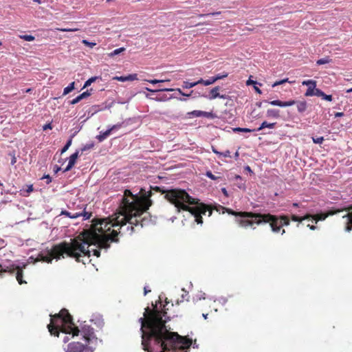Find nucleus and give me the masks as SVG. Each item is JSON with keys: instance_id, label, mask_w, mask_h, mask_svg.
<instances>
[{"instance_id": "f257e3e1", "label": "nucleus", "mask_w": 352, "mask_h": 352, "mask_svg": "<svg viewBox=\"0 0 352 352\" xmlns=\"http://www.w3.org/2000/svg\"><path fill=\"white\" fill-rule=\"evenodd\" d=\"M151 201L133 195L129 190H125L119 206L111 219H96L91 221L83 230L82 239H74L70 243L63 242L54 245L52 249L41 251L34 263L43 261L51 263L53 258L60 259L65 255L75 258L77 261L85 263L91 256H100V249H107L109 243L118 241L116 239L118 230L123 233L133 232V225L138 226V218L148 209ZM141 227L144 225L145 218L140 219Z\"/></svg>"}, {"instance_id": "f03ea898", "label": "nucleus", "mask_w": 352, "mask_h": 352, "mask_svg": "<svg viewBox=\"0 0 352 352\" xmlns=\"http://www.w3.org/2000/svg\"><path fill=\"white\" fill-rule=\"evenodd\" d=\"M166 313L155 307L153 311L145 309L144 318H140L142 345L147 352H187L192 340L167 329Z\"/></svg>"}, {"instance_id": "7ed1b4c3", "label": "nucleus", "mask_w": 352, "mask_h": 352, "mask_svg": "<svg viewBox=\"0 0 352 352\" xmlns=\"http://www.w3.org/2000/svg\"><path fill=\"white\" fill-rule=\"evenodd\" d=\"M51 322L47 328L51 335L58 336V332L62 331L66 334H72V337L78 336L80 332L85 340L88 343H93L97 340L94 329L87 324L86 322L80 323V330L75 326L71 315L65 309H62L59 314L50 315Z\"/></svg>"}, {"instance_id": "20e7f679", "label": "nucleus", "mask_w": 352, "mask_h": 352, "mask_svg": "<svg viewBox=\"0 0 352 352\" xmlns=\"http://www.w3.org/2000/svg\"><path fill=\"white\" fill-rule=\"evenodd\" d=\"M165 199L175 206L179 212L181 210L190 212L195 217V221L198 224H202V214H206L208 211V216L212 214V211L207 206L199 203V200L190 196L184 190L172 189L167 190L164 195Z\"/></svg>"}, {"instance_id": "39448f33", "label": "nucleus", "mask_w": 352, "mask_h": 352, "mask_svg": "<svg viewBox=\"0 0 352 352\" xmlns=\"http://www.w3.org/2000/svg\"><path fill=\"white\" fill-rule=\"evenodd\" d=\"M226 210L225 208H223ZM226 211L232 215L236 216V222L243 228L251 227L255 229L254 225H259L262 223H270V226L274 232L278 233L284 226L289 224V219L287 216L277 217L272 214H261L248 212H236L230 209Z\"/></svg>"}, {"instance_id": "423d86ee", "label": "nucleus", "mask_w": 352, "mask_h": 352, "mask_svg": "<svg viewBox=\"0 0 352 352\" xmlns=\"http://www.w3.org/2000/svg\"><path fill=\"white\" fill-rule=\"evenodd\" d=\"M60 215H64L69 217L70 219H76L79 217H82L83 220H87L92 216L91 212H87L85 208H80L76 212H69L67 210H62Z\"/></svg>"}, {"instance_id": "0eeeda50", "label": "nucleus", "mask_w": 352, "mask_h": 352, "mask_svg": "<svg viewBox=\"0 0 352 352\" xmlns=\"http://www.w3.org/2000/svg\"><path fill=\"white\" fill-rule=\"evenodd\" d=\"M95 348L92 346H85L82 344L77 342L69 343L67 348L65 349V352H94Z\"/></svg>"}, {"instance_id": "6e6552de", "label": "nucleus", "mask_w": 352, "mask_h": 352, "mask_svg": "<svg viewBox=\"0 0 352 352\" xmlns=\"http://www.w3.org/2000/svg\"><path fill=\"white\" fill-rule=\"evenodd\" d=\"M5 272H14V271H16V278L19 284H22L23 283H25L23 280V270L22 268H21L19 266H14V265L11 264L9 266L6 267V269L3 270Z\"/></svg>"}, {"instance_id": "1a4fd4ad", "label": "nucleus", "mask_w": 352, "mask_h": 352, "mask_svg": "<svg viewBox=\"0 0 352 352\" xmlns=\"http://www.w3.org/2000/svg\"><path fill=\"white\" fill-rule=\"evenodd\" d=\"M316 81L314 80H307L302 81V85L308 87L307 91L305 94L306 96H313L314 95V93L318 89L316 88Z\"/></svg>"}, {"instance_id": "9d476101", "label": "nucleus", "mask_w": 352, "mask_h": 352, "mask_svg": "<svg viewBox=\"0 0 352 352\" xmlns=\"http://www.w3.org/2000/svg\"><path fill=\"white\" fill-rule=\"evenodd\" d=\"M348 210V213L343 216V218H346V223L345 226V231L349 232L352 230V206L345 208Z\"/></svg>"}, {"instance_id": "9b49d317", "label": "nucleus", "mask_w": 352, "mask_h": 352, "mask_svg": "<svg viewBox=\"0 0 352 352\" xmlns=\"http://www.w3.org/2000/svg\"><path fill=\"white\" fill-rule=\"evenodd\" d=\"M219 87L217 86V87H214L213 89H212L210 90V95L208 96H207V98L209 100H213V99H215L216 98H220L225 99L226 96L220 95L219 93Z\"/></svg>"}, {"instance_id": "f8f14e48", "label": "nucleus", "mask_w": 352, "mask_h": 352, "mask_svg": "<svg viewBox=\"0 0 352 352\" xmlns=\"http://www.w3.org/2000/svg\"><path fill=\"white\" fill-rule=\"evenodd\" d=\"M192 115L196 117H205L207 118H213L214 116L212 112H207L203 111L195 110L191 113Z\"/></svg>"}, {"instance_id": "ddd939ff", "label": "nucleus", "mask_w": 352, "mask_h": 352, "mask_svg": "<svg viewBox=\"0 0 352 352\" xmlns=\"http://www.w3.org/2000/svg\"><path fill=\"white\" fill-rule=\"evenodd\" d=\"M90 322L94 323L97 327L102 328L104 325V321L101 316L94 315L90 320Z\"/></svg>"}, {"instance_id": "4468645a", "label": "nucleus", "mask_w": 352, "mask_h": 352, "mask_svg": "<svg viewBox=\"0 0 352 352\" xmlns=\"http://www.w3.org/2000/svg\"><path fill=\"white\" fill-rule=\"evenodd\" d=\"M89 96H90V93L89 92V91H86L82 93L81 94H80L79 96H78L77 97H76L74 99H73L70 102V103L72 104H76L78 102H79L80 100H82V99H85Z\"/></svg>"}, {"instance_id": "2eb2a0df", "label": "nucleus", "mask_w": 352, "mask_h": 352, "mask_svg": "<svg viewBox=\"0 0 352 352\" xmlns=\"http://www.w3.org/2000/svg\"><path fill=\"white\" fill-rule=\"evenodd\" d=\"M314 96L321 97L323 100H325L327 101H331L333 99L331 95H327L322 90H320L319 89H318L316 91Z\"/></svg>"}, {"instance_id": "dca6fc26", "label": "nucleus", "mask_w": 352, "mask_h": 352, "mask_svg": "<svg viewBox=\"0 0 352 352\" xmlns=\"http://www.w3.org/2000/svg\"><path fill=\"white\" fill-rule=\"evenodd\" d=\"M111 132L109 129L106 130L104 132H100L98 135L96 136V139L100 142H103L104 140H106L110 135Z\"/></svg>"}, {"instance_id": "f3484780", "label": "nucleus", "mask_w": 352, "mask_h": 352, "mask_svg": "<svg viewBox=\"0 0 352 352\" xmlns=\"http://www.w3.org/2000/svg\"><path fill=\"white\" fill-rule=\"evenodd\" d=\"M116 78L118 80L121 81V82L133 81V80L137 79V75L136 74H130L126 76L116 77Z\"/></svg>"}, {"instance_id": "a211bd4d", "label": "nucleus", "mask_w": 352, "mask_h": 352, "mask_svg": "<svg viewBox=\"0 0 352 352\" xmlns=\"http://www.w3.org/2000/svg\"><path fill=\"white\" fill-rule=\"evenodd\" d=\"M266 116L268 118H279V110L274 109H270L267 111Z\"/></svg>"}, {"instance_id": "6ab92c4d", "label": "nucleus", "mask_w": 352, "mask_h": 352, "mask_svg": "<svg viewBox=\"0 0 352 352\" xmlns=\"http://www.w3.org/2000/svg\"><path fill=\"white\" fill-rule=\"evenodd\" d=\"M310 216V218L312 219V221H315L316 223H317L318 221H323L324 220L328 214H324V213H320L314 215L309 214Z\"/></svg>"}, {"instance_id": "aec40b11", "label": "nucleus", "mask_w": 352, "mask_h": 352, "mask_svg": "<svg viewBox=\"0 0 352 352\" xmlns=\"http://www.w3.org/2000/svg\"><path fill=\"white\" fill-rule=\"evenodd\" d=\"M146 90L149 91H151V92H155V91L154 90H152L151 89H148V88H146ZM158 91H178L180 94L183 95V96H190V94H184L182 91V90L179 89V88H177L176 89H168V88H164V89H158ZM157 91V90L156 91Z\"/></svg>"}, {"instance_id": "412c9836", "label": "nucleus", "mask_w": 352, "mask_h": 352, "mask_svg": "<svg viewBox=\"0 0 352 352\" xmlns=\"http://www.w3.org/2000/svg\"><path fill=\"white\" fill-rule=\"evenodd\" d=\"M276 123H268L266 121H264L261 123V126L256 130V131H260L265 128L274 129L275 127Z\"/></svg>"}, {"instance_id": "4be33fe9", "label": "nucleus", "mask_w": 352, "mask_h": 352, "mask_svg": "<svg viewBox=\"0 0 352 352\" xmlns=\"http://www.w3.org/2000/svg\"><path fill=\"white\" fill-rule=\"evenodd\" d=\"M297 109L298 112L303 113L307 109V102L305 101H300L297 103Z\"/></svg>"}, {"instance_id": "5701e85b", "label": "nucleus", "mask_w": 352, "mask_h": 352, "mask_svg": "<svg viewBox=\"0 0 352 352\" xmlns=\"http://www.w3.org/2000/svg\"><path fill=\"white\" fill-rule=\"evenodd\" d=\"M198 82H199V84H203L205 86H208V85H210L214 83L215 80L213 78V77H210L209 79L206 80L201 78L200 80H198Z\"/></svg>"}, {"instance_id": "b1692460", "label": "nucleus", "mask_w": 352, "mask_h": 352, "mask_svg": "<svg viewBox=\"0 0 352 352\" xmlns=\"http://www.w3.org/2000/svg\"><path fill=\"white\" fill-rule=\"evenodd\" d=\"M79 155V151H76L69 158V164L74 165Z\"/></svg>"}, {"instance_id": "393cba45", "label": "nucleus", "mask_w": 352, "mask_h": 352, "mask_svg": "<svg viewBox=\"0 0 352 352\" xmlns=\"http://www.w3.org/2000/svg\"><path fill=\"white\" fill-rule=\"evenodd\" d=\"M74 85H75V82H72L67 87H66L63 90V96H65V95L68 94L69 93H70L71 91H72L75 88Z\"/></svg>"}, {"instance_id": "a878e982", "label": "nucleus", "mask_w": 352, "mask_h": 352, "mask_svg": "<svg viewBox=\"0 0 352 352\" xmlns=\"http://www.w3.org/2000/svg\"><path fill=\"white\" fill-rule=\"evenodd\" d=\"M310 219V216L308 214H307L304 217H298L297 215H295V214H293L292 216V219L294 221L302 222V221H304L305 219Z\"/></svg>"}, {"instance_id": "bb28decb", "label": "nucleus", "mask_w": 352, "mask_h": 352, "mask_svg": "<svg viewBox=\"0 0 352 352\" xmlns=\"http://www.w3.org/2000/svg\"><path fill=\"white\" fill-rule=\"evenodd\" d=\"M197 85H199L198 81L194 82H189L188 81H184L183 82L182 87H183V88H185V89H190V88L194 87Z\"/></svg>"}, {"instance_id": "cd10ccee", "label": "nucleus", "mask_w": 352, "mask_h": 352, "mask_svg": "<svg viewBox=\"0 0 352 352\" xmlns=\"http://www.w3.org/2000/svg\"><path fill=\"white\" fill-rule=\"evenodd\" d=\"M124 51H125V48L124 47H120V48L114 50L113 52H111L109 54V56H111V57H113V56H115L116 55L120 54V53H122V52H123Z\"/></svg>"}, {"instance_id": "c85d7f7f", "label": "nucleus", "mask_w": 352, "mask_h": 352, "mask_svg": "<svg viewBox=\"0 0 352 352\" xmlns=\"http://www.w3.org/2000/svg\"><path fill=\"white\" fill-rule=\"evenodd\" d=\"M124 123L122 122V123H118L116 124H114L113 126H111L109 129V130H111V132L112 133L113 131H116L119 129H120L122 126H123Z\"/></svg>"}, {"instance_id": "c756f323", "label": "nucleus", "mask_w": 352, "mask_h": 352, "mask_svg": "<svg viewBox=\"0 0 352 352\" xmlns=\"http://www.w3.org/2000/svg\"><path fill=\"white\" fill-rule=\"evenodd\" d=\"M72 138L73 137H71L69 138V140L67 142V143L65 144V145L63 146V148H62L61 150V154L66 152L68 148H69V146L72 145Z\"/></svg>"}, {"instance_id": "7c9ffc66", "label": "nucleus", "mask_w": 352, "mask_h": 352, "mask_svg": "<svg viewBox=\"0 0 352 352\" xmlns=\"http://www.w3.org/2000/svg\"><path fill=\"white\" fill-rule=\"evenodd\" d=\"M210 300H212L213 301H217L218 300L221 304H222L223 305H226V303L228 301V299L225 297H221L219 298V299H217L216 298L214 297H210Z\"/></svg>"}, {"instance_id": "2f4dec72", "label": "nucleus", "mask_w": 352, "mask_h": 352, "mask_svg": "<svg viewBox=\"0 0 352 352\" xmlns=\"http://www.w3.org/2000/svg\"><path fill=\"white\" fill-rule=\"evenodd\" d=\"M289 82V83H292V82L291 81H289V79L288 78H285V79H283V80H278V81H276L273 85H272V87H275L276 86H278V85H283L285 82Z\"/></svg>"}, {"instance_id": "473e14b6", "label": "nucleus", "mask_w": 352, "mask_h": 352, "mask_svg": "<svg viewBox=\"0 0 352 352\" xmlns=\"http://www.w3.org/2000/svg\"><path fill=\"white\" fill-rule=\"evenodd\" d=\"M20 38L26 41H32L35 39L34 36L28 34L21 35Z\"/></svg>"}, {"instance_id": "72a5a7b5", "label": "nucleus", "mask_w": 352, "mask_h": 352, "mask_svg": "<svg viewBox=\"0 0 352 352\" xmlns=\"http://www.w3.org/2000/svg\"><path fill=\"white\" fill-rule=\"evenodd\" d=\"M228 76V73L226 72H223L222 74H219L214 76H212L213 78L215 80V82L217 81L218 80H221V79H223L226 77Z\"/></svg>"}, {"instance_id": "f704fd0d", "label": "nucleus", "mask_w": 352, "mask_h": 352, "mask_svg": "<svg viewBox=\"0 0 352 352\" xmlns=\"http://www.w3.org/2000/svg\"><path fill=\"white\" fill-rule=\"evenodd\" d=\"M269 103L273 106H278V107H283V102L280 101L279 100H274L270 101Z\"/></svg>"}, {"instance_id": "c9c22d12", "label": "nucleus", "mask_w": 352, "mask_h": 352, "mask_svg": "<svg viewBox=\"0 0 352 352\" xmlns=\"http://www.w3.org/2000/svg\"><path fill=\"white\" fill-rule=\"evenodd\" d=\"M201 299H206V294L201 292L199 294L196 295L193 298V300L197 301Z\"/></svg>"}, {"instance_id": "e433bc0d", "label": "nucleus", "mask_w": 352, "mask_h": 352, "mask_svg": "<svg viewBox=\"0 0 352 352\" xmlns=\"http://www.w3.org/2000/svg\"><path fill=\"white\" fill-rule=\"evenodd\" d=\"M330 60L329 58H320L317 60L316 64L318 65H324L329 63Z\"/></svg>"}, {"instance_id": "4c0bfd02", "label": "nucleus", "mask_w": 352, "mask_h": 352, "mask_svg": "<svg viewBox=\"0 0 352 352\" xmlns=\"http://www.w3.org/2000/svg\"><path fill=\"white\" fill-rule=\"evenodd\" d=\"M296 104V101L294 100L283 102V107H290Z\"/></svg>"}, {"instance_id": "58836bf2", "label": "nucleus", "mask_w": 352, "mask_h": 352, "mask_svg": "<svg viewBox=\"0 0 352 352\" xmlns=\"http://www.w3.org/2000/svg\"><path fill=\"white\" fill-rule=\"evenodd\" d=\"M93 147H94V143L87 144L85 146H83V147L81 148V151L83 152V151H85L87 150H90Z\"/></svg>"}, {"instance_id": "ea45409f", "label": "nucleus", "mask_w": 352, "mask_h": 352, "mask_svg": "<svg viewBox=\"0 0 352 352\" xmlns=\"http://www.w3.org/2000/svg\"><path fill=\"white\" fill-rule=\"evenodd\" d=\"M313 142L316 144H322L324 141L323 137L312 138Z\"/></svg>"}, {"instance_id": "a19ab883", "label": "nucleus", "mask_w": 352, "mask_h": 352, "mask_svg": "<svg viewBox=\"0 0 352 352\" xmlns=\"http://www.w3.org/2000/svg\"><path fill=\"white\" fill-rule=\"evenodd\" d=\"M206 176L208 177V178H210L212 180H217V179L219 178V177H217L215 175H214L212 173V172H210V171H207L206 173Z\"/></svg>"}, {"instance_id": "79ce46f5", "label": "nucleus", "mask_w": 352, "mask_h": 352, "mask_svg": "<svg viewBox=\"0 0 352 352\" xmlns=\"http://www.w3.org/2000/svg\"><path fill=\"white\" fill-rule=\"evenodd\" d=\"M82 43L91 48L96 45L95 43L89 42L87 40H82Z\"/></svg>"}, {"instance_id": "37998d69", "label": "nucleus", "mask_w": 352, "mask_h": 352, "mask_svg": "<svg viewBox=\"0 0 352 352\" xmlns=\"http://www.w3.org/2000/svg\"><path fill=\"white\" fill-rule=\"evenodd\" d=\"M95 80H96V77H92V78L88 79L85 82V83L84 85V87L89 86L92 82H94L95 81Z\"/></svg>"}, {"instance_id": "c03bdc74", "label": "nucleus", "mask_w": 352, "mask_h": 352, "mask_svg": "<svg viewBox=\"0 0 352 352\" xmlns=\"http://www.w3.org/2000/svg\"><path fill=\"white\" fill-rule=\"evenodd\" d=\"M150 83H152V84H157V83H160V82H166V81H169L168 80H156V79H154V80H148Z\"/></svg>"}, {"instance_id": "a18cd8bd", "label": "nucleus", "mask_w": 352, "mask_h": 352, "mask_svg": "<svg viewBox=\"0 0 352 352\" xmlns=\"http://www.w3.org/2000/svg\"><path fill=\"white\" fill-rule=\"evenodd\" d=\"M221 156H223V157H230V151L227 150L225 152H221V153L220 154V157Z\"/></svg>"}, {"instance_id": "49530a36", "label": "nucleus", "mask_w": 352, "mask_h": 352, "mask_svg": "<svg viewBox=\"0 0 352 352\" xmlns=\"http://www.w3.org/2000/svg\"><path fill=\"white\" fill-rule=\"evenodd\" d=\"M42 179H46V183L48 184L52 182V179L49 175H44L42 178Z\"/></svg>"}, {"instance_id": "de8ad7c7", "label": "nucleus", "mask_w": 352, "mask_h": 352, "mask_svg": "<svg viewBox=\"0 0 352 352\" xmlns=\"http://www.w3.org/2000/svg\"><path fill=\"white\" fill-rule=\"evenodd\" d=\"M60 30L62 32H75V31H77L78 29H76V28H74V29L63 28V29H60Z\"/></svg>"}, {"instance_id": "09e8293b", "label": "nucleus", "mask_w": 352, "mask_h": 352, "mask_svg": "<svg viewBox=\"0 0 352 352\" xmlns=\"http://www.w3.org/2000/svg\"><path fill=\"white\" fill-rule=\"evenodd\" d=\"M74 166V165H72L68 163L67 166H66V168H65L64 170V172H67L69 171L70 169H72V168Z\"/></svg>"}, {"instance_id": "8fccbe9b", "label": "nucleus", "mask_w": 352, "mask_h": 352, "mask_svg": "<svg viewBox=\"0 0 352 352\" xmlns=\"http://www.w3.org/2000/svg\"><path fill=\"white\" fill-rule=\"evenodd\" d=\"M256 129H250L248 128H242L241 132H252V131H256Z\"/></svg>"}, {"instance_id": "3c124183", "label": "nucleus", "mask_w": 352, "mask_h": 352, "mask_svg": "<svg viewBox=\"0 0 352 352\" xmlns=\"http://www.w3.org/2000/svg\"><path fill=\"white\" fill-rule=\"evenodd\" d=\"M182 290L184 292V294H183L182 295V298L184 299V298L188 296V292L186 291V289L184 288H183ZM182 300H181V301H182Z\"/></svg>"}, {"instance_id": "603ef678", "label": "nucleus", "mask_w": 352, "mask_h": 352, "mask_svg": "<svg viewBox=\"0 0 352 352\" xmlns=\"http://www.w3.org/2000/svg\"><path fill=\"white\" fill-rule=\"evenodd\" d=\"M32 191H33V186H32V185L28 186V188L26 190V192L28 193H30V192H31Z\"/></svg>"}, {"instance_id": "864d4df0", "label": "nucleus", "mask_w": 352, "mask_h": 352, "mask_svg": "<svg viewBox=\"0 0 352 352\" xmlns=\"http://www.w3.org/2000/svg\"><path fill=\"white\" fill-rule=\"evenodd\" d=\"M256 82L254 81V80H252L251 79H249L248 81H247V85H256Z\"/></svg>"}, {"instance_id": "5fc2aeb1", "label": "nucleus", "mask_w": 352, "mask_h": 352, "mask_svg": "<svg viewBox=\"0 0 352 352\" xmlns=\"http://www.w3.org/2000/svg\"><path fill=\"white\" fill-rule=\"evenodd\" d=\"M221 192H223V194L226 196V197H228V192L226 190V188H221Z\"/></svg>"}, {"instance_id": "6e6d98bb", "label": "nucleus", "mask_w": 352, "mask_h": 352, "mask_svg": "<svg viewBox=\"0 0 352 352\" xmlns=\"http://www.w3.org/2000/svg\"><path fill=\"white\" fill-rule=\"evenodd\" d=\"M212 151H213L215 154H217L219 157H220V154L221 153V152L218 151H217L214 147H213V146L212 147Z\"/></svg>"}, {"instance_id": "4d7b16f0", "label": "nucleus", "mask_w": 352, "mask_h": 352, "mask_svg": "<svg viewBox=\"0 0 352 352\" xmlns=\"http://www.w3.org/2000/svg\"><path fill=\"white\" fill-rule=\"evenodd\" d=\"M233 131H234V132H241L242 131V128H241V127L234 128L233 129Z\"/></svg>"}, {"instance_id": "13d9d810", "label": "nucleus", "mask_w": 352, "mask_h": 352, "mask_svg": "<svg viewBox=\"0 0 352 352\" xmlns=\"http://www.w3.org/2000/svg\"><path fill=\"white\" fill-rule=\"evenodd\" d=\"M47 129H52V126H51V124H45L44 126H43V129L44 130H46Z\"/></svg>"}, {"instance_id": "bf43d9fd", "label": "nucleus", "mask_w": 352, "mask_h": 352, "mask_svg": "<svg viewBox=\"0 0 352 352\" xmlns=\"http://www.w3.org/2000/svg\"><path fill=\"white\" fill-rule=\"evenodd\" d=\"M344 116V113L342 112H337L336 114H335V116L336 117H342Z\"/></svg>"}, {"instance_id": "052dcab7", "label": "nucleus", "mask_w": 352, "mask_h": 352, "mask_svg": "<svg viewBox=\"0 0 352 352\" xmlns=\"http://www.w3.org/2000/svg\"><path fill=\"white\" fill-rule=\"evenodd\" d=\"M245 170H247L249 173H252V170L251 168L249 166H246L245 167Z\"/></svg>"}, {"instance_id": "680f3d73", "label": "nucleus", "mask_w": 352, "mask_h": 352, "mask_svg": "<svg viewBox=\"0 0 352 352\" xmlns=\"http://www.w3.org/2000/svg\"><path fill=\"white\" fill-rule=\"evenodd\" d=\"M166 99V97L164 96V97L160 98H157L156 100H157V101H162V100H165Z\"/></svg>"}, {"instance_id": "e2e57ef3", "label": "nucleus", "mask_w": 352, "mask_h": 352, "mask_svg": "<svg viewBox=\"0 0 352 352\" xmlns=\"http://www.w3.org/2000/svg\"><path fill=\"white\" fill-rule=\"evenodd\" d=\"M144 295H146L148 292H151V290L147 289L146 287H144Z\"/></svg>"}, {"instance_id": "0e129e2a", "label": "nucleus", "mask_w": 352, "mask_h": 352, "mask_svg": "<svg viewBox=\"0 0 352 352\" xmlns=\"http://www.w3.org/2000/svg\"><path fill=\"white\" fill-rule=\"evenodd\" d=\"M308 227H309V228L312 230H314L316 229V227L315 226H310L309 224L307 225Z\"/></svg>"}, {"instance_id": "69168bd1", "label": "nucleus", "mask_w": 352, "mask_h": 352, "mask_svg": "<svg viewBox=\"0 0 352 352\" xmlns=\"http://www.w3.org/2000/svg\"><path fill=\"white\" fill-rule=\"evenodd\" d=\"M254 89L255 91L257 92V93H259L261 94V91L256 86H254Z\"/></svg>"}, {"instance_id": "338daca9", "label": "nucleus", "mask_w": 352, "mask_h": 352, "mask_svg": "<svg viewBox=\"0 0 352 352\" xmlns=\"http://www.w3.org/2000/svg\"><path fill=\"white\" fill-rule=\"evenodd\" d=\"M68 340H69V338H68V337H67V336H65V337L64 338V339H63V342H67Z\"/></svg>"}, {"instance_id": "774afa93", "label": "nucleus", "mask_w": 352, "mask_h": 352, "mask_svg": "<svg viewBox=\"0 0 352 352\" xmlns=\"http://www.w3.org/2000/svg\"><path fill=\"white\" fill-rule=\"evenodd\" d=\"M346 92H347V93H351V92H352V88L347 89V90H346Z\"/></svg>"}]
</instances>
